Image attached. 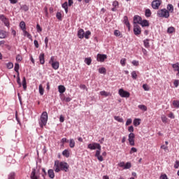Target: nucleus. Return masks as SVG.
Here are the masks:
<instances>
[{
	"mask_svg": "<svg viewBox=\"0 0 179 179\" xmlns=\"http://www.w3.org/2000/svg\"><path fill=\"white\" fill-rule=\"evenodd\" d=\"M62 155L63 156H64L65 157H69V150H64L63 152H62Z\"/></svg>",
	"mask_w": 179,
	"mask_h": 179,
	"instance_id": "4c0bfd02",
	"label": "nucleus"
},
{
	"mask_svg": "<svg viewBox=\"0 0 179 179\" xmlns=\"http://www.w3.org/2000/svg\"><path fill=\"white\" fill-rule=\"evenodd\" d=\"M128 131L131 132V134H132V132H134V126H130L128 127Z\"/></svg>",
	"mask_w": 179,
	"mask_h": 179,
	"instance_id": "0e129e2a",
	"label": "nucleus"
},
{
	"mask_svg": "<svg viewBox=\"0 0 179 179\" xmlns=\"http://www.w3.org/2000/svg\"><path fill=\"white\" fill-rule=\"evenodd\" d=\"M143 89H144V90L145 92H149V90H150V88H149V86L148 85V84H144L143 85Z\"/></svg>",
	"mask_w": 179,
	"mask_h": 179,
	"instance_id": "603ef678",
	"label": "nucleus"
},
{
	"mask_svg": "<svg viewBox=\"0 0 179 179\" xmlns=\"http://www.w3.org/2000/svg\"><path fill=\"white\" fill-rule=\"evenodd\" d=\"M6 66L8 68V69H12L13 68V63L12 62H8L7 64H6Z\"/></svg>",
	"mask_w": 179,
	"mask_h": 179,
	"instance_id": "8fccbe9b",
	"label": "nucleus"
},
{
	"mask_svg": "<svg viewBox=\"0 0 179 179\" xmlns=\"http://www.w3.org/2000/svg\"><path fill=\"white\" fill-rule=\"evenodd\" d=\"M119 3L117 1H114L113 3V6L114 8H117V6H118Z\"/></svg>",
	"mask_w": 179,
	"mask_h": 179,
	"instance_id": "774afa93",
	"label": "nucleus"
},
{
	"mask_svg": "<svg viewBox=\"0 0 179 179\" xmlns=\"http://www.w3.org/2000/svg\"><path fill=\"white\" fill-rule=\"evenodd\" d=\"M161 120L162 121V122H167V117H166V115H162V117H161Z\"/></svg>",
	"mask_w": 179,
	"mask_h": 179,
	"instance_id": "3c124183",
	"label": "nucleus"
},
{
	"mask_svg": "<svg viewBox=\"0 0 179 179\" xmlns=\"http://www.w3.org/2000/svg\"><path fill=\"white\" fill-rule=\"evenodd\" d=\"M172 68H173V71H177V76H179V63L177 62L176 64H172Z\"/></svg>",
	"mask_w": 179,
	"mask_h": 179,
	"instance_id": "f3484780",
	"label": "nucleus"
},
{
	"mask_svg": "<svg viewBox=\"0 0 179 179\" xmlns=\"http://www.w3.org/2000/svg\"><path fill=\"white\" fill-rule=\"evenodd\" d=\"M161 149H163L164 152H167V150H169V147L164 145H161Z\"/></svg>",
	"mask_w": 179,
	"mask_h": 179,
	"instance_id": "4d7b16f0",
	"label": "nucleus"
},
{
	"mask_svg": "<svg viewBox=\"0 0 179 179\" xmlns=\"http://www.w3.org/2000/svg\"><path fill=\"white\" fill-rule=\"evenodd\" d=\"M131 124H132V119H127L126 126L128 127V125H131Z\"/></svg>",
	"mask_w": 179,
	"mask_h": 179,
	"instance_id": "6e6d98bb",
	"label": "nucleus"
},
{
	"mask_svg": "<svg viewBox=\"0 0 179 179\" xmlns=\"http://www.w3.org/2000/svg\"><path fill=\"white\" fill-rule=\"evenodd\" d=\"M48 176L50 178H54L55 177V173H54V170L52 169H49L48 171Z\"/></svg>",
	"mask_w": 179,
	"mask_h": 179,
	"instance_id": "aec40b11",
	"label": "nucleus"
},
{
	"mask_svg": "<svg viewBox=\"0 0 179 179\" xmlns=\"http://www.w3.org/2000/svg\"><path fill=\"white\" fill-rule=\"evenodd\" d=\"M20 27L22 29V30H26V23L24 21H22L20 23Z\"/></svg>",
	"mask_w": 179,
	"mask_h": 179,
	"instance_id": "2f4dec72",
	"label": "nucleus"
},
{
	"mask_svg": "<svg viewBox=\"0 0 179 179\" xmlns=\"http://www.w3.org/2000/svg\"><path fill=\"white\" fill-rule=\"evenodd\" d=\"M157 15L158 17H164L165 19L170 17V13H169V10L166 8L159 10L157 13Z\"/></svg>",
	"mask_w": 179,
	"mask_h": 179,
	"instance_id": "7ed1b4c3",
	"label": "nucleus"
},
{
	"mask_svg": "<svg viewBox=\"0 0 179 179\" xmlns=\"http://www.w3.org/2000/svg\"><path fill=\"white\" fill-rule=\"evenodd\" d=\"M62 8H64V9L65 10L66 13H68V2H64L62 4Z\"/></svg>",
	"mask_w": 179,
	"mask_h": 179,
	"instance_id": "58836bf2",
	"label": "nucleus"
},
{
	"mask_svg": "<svg viewBox=\"0 0 179 179\" xmlns=\"http://www.w3.org/2000/svg\"><path fill=\"white\" fill-rule=\"evenodd\" d=\"M118 166H119V167H122L124 169V167L125 166V162H120L118 164Z\"/></svg>",
	"mask_w": 179,
	"mask_h": 179,
	"instance_id": "338daca9",
	"label": "nucleus"
},
{
	"mask_svg": "<svg viewBox=\"0 0 179 179\" xmlns=\"http://www.w3.org/2000/svg\"><path fill=\"white\" fill-rule=\"evenodd\" d=\"M124 23L126 24L127 27H128L129 30L131 29V24H129V21H128V17H124Z\"/></svg>",
	"mask_w": 179,
	"mask_h": 179,
	"instance_id": "a211bd4d",
	"label": "nucleus"
},
{
	"mask_svg": "<svg viewBox=\"0 0 179 179\" xmlns=\"http://www.w3.org/2000/svg\"><path fill=\"white\" fill-rule=\"evenodd\" d=\"M50 65L55 71L59 69V62L56 61L55 62L50 64Z\"/></svg>",
	"mask_w": 179,
	"mask_h": 179,
	"instance_id": "4468645a",
	"label": "nucleus"
},
{
	"mask_svg": "<svg viewBox=\"0 0 179 179\" xmlns=\"http://www.w3.org/2000/svg\"><path fill=\"white\" fill-rule=\"evenodd\" d=\"M114 34L116 37H122V36L121 35V32L119 30H115Z\"/></svg>",
	"mask_w": 179,
	"mask_h": 179,
	"instance_id": "37998d69",
	"label": "nucleus"
},
{
	"mask_svg": "<svg viewBox=\"0 0 179 179\" xmlns=\"http://www.w3.org/2000/svg\"><path fill=\"white\" fill-rule=\"evenodd\" d=\"M133 124L134 127H138V125H141V119H134Z\"/></svg>",
	"mask_w": 179,
	"mask_h": 179,
	"instance_id": "a878e982",
	"label": "nucleus"
},
{
	"mask_svg": "<svg viewBox=\"0 0 179 179\" xmlns=\"http://www.w3.org/2000/svg\"><path fill=\"white\" fill-rule=\"evenodd\" d=\"M17 83L20 86H22V83L20 82V77L19 76V74H17Z\"/></svg>",
	"mask_w": 179,
	"mask_h": 179,
	"instance_id": "680f3d73",
	"label": "nucleus"
},
{
	"mask_svg": "<svg viewBox=\"0 0 179 179\" xmlns=\"http://www.w3.org/2000/svg\"><path fill=\"white\" fill-rule=\"evenodd\" d=\"M22 86L24 90H26V89H27V83L26 82V77H23L22 78Z\"/></svg>",
	"mask_w": 179,
	"mask_h": 179,
	"instance_id": "bb28decb",
	"label": "nucleus"
},
{
	"mask_svg": "<svg viewBox=\"0 0 179 179\" xmlns=\"http://www.w3.org/2000/svg\"><path fill=\"white\" fill-rule=\"evenodd\" d=\"M53 169L55 173H59L61 170L66 173L69 169V164H68V163L66 162H59V160H56L55 161Z\"/></svg>",
	"mask_w": 179,
	"mask_h": 179,
	"instance_id": "f257e3e1",
	"label": "nucleus"
},
{
	"mask_svg": "<svg viewBox=\"0 0 179 179\" xmlns=\"http://www.w3.org/2000/svg\"><path fill=\"white\" fill-rule=\"evenodd\" d=\"M55 57H54V56H52L51 57H50V60L49 61V64H53V62H55L56 61H55Z\"/></svg>",
	"mask_w": 179,
	"mask_h": 179,
	"instance_id": "bf43d9fd",
	"label": "nucleus"
},
{
	"mask_svg": "<svg viewBox=\"0 0 179 179\" xmlns=\"http://www.w3.org/2000/svg\"><path fill=\"white\" fill-rule=\"evenodd\" d=\"M36 30L38 33H40V31H43V29H41V27H40V24H38L36 25Z\"/></svg>",
	"mask_w": 179,
	"mask_h": 179,
	"instance_id": "13d9d810",
	"label": "nucleus"
},
{
	"mask_svg": "<svg viewBox=\"0 0 179 179\" xmlns=\"http://www.w3.org/2000/svg\"><path fill=\"white\" fill-rule=\"evenodd\" d=\"M99 73H103V75H106V73H107V70L106 69V68L102 67L99 69Z\"/></svg>",
	"mask_w": 179,
	"mask_h": 179,
	"instance_id": "c9c22d12",
	"label": "nucleus"
},
{
	"mask_svg": "<svg viewBox=\"0 0 179 179\" xmlns=\"http://www.w3.org/2000/svg\"><path fill=\"white\" fill-rule=\"evenodd\" d=\"M178 167H179V161L176 160V162H175V164H174V168L175 169H178Z\"/></svg>",
	"mask_w": 179,
	"mask_h": 179,
	"instance_id": "69168bd1",
	"label": "nucleus"
},
{
	"mask_svg": "<svg viewBox=\"0 0 179 179\" xmlns=\"http://www.w3.org/2000/svg\"><path fill=\"white\" fill-rule=\"evenodd\" d=\"M84 62L87 64V65H91L92 64V58L91 57H87L85 59Z\"/></svg>",
	"mask_w": 179,
	"mask_h": 179,
	"instance_id": "c756f323",
	"label": "nucleus"
},
{
	"mask_svg": "<svg viewBox=\"0 0 179 179\" xmlns=\"http://www.w3.org/2000/svg\"><path fill=\"white\" fill-rule=\"evenodd\" d=\"M166 8V10H168L169 13H173L174 12V6H173L172 4H168Z\"/></svg>",
	"mask_w": 179,
	"mask_h": 179,
	"instance_id": "6ab92c4d",
	"label": "nucleus"
},
{
	"mask_svg": "<svg viewBox=\"0 0 179 179\" xmlns=\"http://www.w3.org/2000/svg\"><path fill=\"white\" fill-rule=\"evenodd\" d=\"M162 0H153V1L151 3V6L152 9L157 10L159 9V8H160V5H162Z\"/></svg>",
	"mask_w": 179,
	"mask_h": 179,
	"instance_id": "39448f33",
	"label": "nucleus"
},
{
	"mask_svg": "<svg viewBox=\"0 0 179 179\" xmlns=\"http://www.w3.org/2000/svg\"><path fill=\"white\" fill-rule=\"evenodd\" d=\"M31 179H38L40 178V173L38 171H36V169H33L30 175Z\"/></svg>",
	"mask_w": 179,
	"mask_h": 179,
	"instance_id": "0eeeda50",
	"label": "nucleus"
},
{
	"mask_svg": "<svg viewBox=\"0 0 179 179\" xmlns=\"http://www.w3.org/2000/svg\"><path fill=\"white\" fill-rule=\"evenodd\" d=\"M100 152H101V150H97L96 151L95 157H97L99 162H103L104 158H103V156L100 155Z\"/></svg>",
	"mask_w": 179,
	"mask_h": 179,
	"instance_id": "ddd939ff",
	"label": "nucleus"
},
{
	"mask_svg": "<svg viewBox=\"0 0 179 179\" xmlns=\"http://www.w3.org/2000/svg\"><path fill=\"white\" fill-rule=\"evenodd\" d=\"M131 167H132L131 162H127L124 164V170H127L128 169H131Z\"/></svg>",
	"mask_w": 179,
	"mask_h": 179,
	"instance_id": "e433bc0d",
	"label": "nucleus"
},
{
	"mask_svg": "<svg viewBox=\"0 0 179 179\" xmlns=\"http://www.w3.org/2000/svg\"><path fill=\"white\" fill-rule=\"evenodd\" d=\"M58 90H59V92L62 94V93H65L66 88H65V86H64V85H59Z\"/></svg>",
	"mask_w": 179,
	"mask_h": 179,
	"instance_id": "5701e85b",
	"label": "nucleus"
},
{
	"mask_svg": "<svg viewBox=\"0 0 179 179\" xmlns=\"http://www.w3.org/2000/svg\"><path fill=\"white\" fill-rule=\"evenodd\" d=\"M138 108L142 110V111H148V107L145 105H138Z\"/></svg>",
	"mask_w": 179,
	"mask_h": 179,
	"instance_id": "473e14b6",
	"label": "nucleus"
},
{
	"mask_svg": "<svg viewBox=\"0 0 179 179\" xmlns=\"http://www.w3.org/2000/svg\"><path fill=\"white\" fill-rule=\"evenodd\" d=\"M131 77L133 79L136 80L138 78V74H136V71L131 72Z\"/></svg>",
	"mask_w": 179,
	"mask_h": 179,
	"instance_id": "09e8293b",
	"label": "nucleus"
},
{
	"mask_svg": "<svg viewBox=\"0 0 179 179\" xmlns=\"http://www.w3.org/2000/svg\"><path fill=\"white\" fill-rule=\"evenodd\" d=\"M134 33L135 36H139V34H141V33H142L141 27L139 25H138V24H134Z\"/></svg>",
	"mask_w": 179,
	"mask_h": 179,
	"instance_id": "1a4fd4ad",
	"label": "nucleus"
},
{
	"mask_svg": "<svg viewBox=\"0 0 179 179\" xmlns=\"http://www.w3.org/2000/svg\"><path fill=\"white\" fill-rule=\"evenodd\" d=\"M128 141L130 146H135V134L130 133L128 136Z\"/></svg>",
	"mask_w": 179,
	"mask_h": 179,
	"instance_id": "423d86ee",
	"label": "nucleus"
},
{
	"mask_svg": "<svg viewBox=\"0 0 179 179\" xmlns=\"http://www.w3.org/2000/svg\"><path fill=\"white\" fill-rule=\"evenodd\" d=\"M6 38V31L3 30H0V38Z\"/></svg>",
	"mask_w": 179,
	"mask_h": 179,
	"instance_id": "cd10ccee",
	"label": "nucleus"
},
{
	"mask_svg": "<svg viewBox=\"0 0 179 179\" xmlns=\"http://www.w3.org/2000/svg\"><path fill=\"white\" fill-rule=\"evenodd\" d=\"M127 62V59L123 58L120 60V64L122 65V66H125V64Z\"/></svg>",
	"mask_w": 179,
	"mask_h": 179,
	"instance_id": "864d4df0",
	"label": "nucleus"
},
{
	"mask_svg": "<svg viewBox=\"0 0 179 179\" xmlns=\"http://www.w3.org/2000/svg\"><path fill=\"white\" fill-rule=\"evenodd\" d=\"M16 174L14 172H11L8 175V179H15Z\"/></svg>",
	"mask_w": 179,
	"mask_h": 179,
	"instance_id": "c03bdc74",
	"label": "nucleus"
},
{
	"mask_svg": "<svg viewBox=\"0 0 179 179\" xmlns=\"http://www.w3.org/2000/svg\"><path fill=\"white\" fill-rule=\"evenodd\" d=\"M43 10L45 12V17H48V8H47V7H45Z\"/></svg>",
	"mask_w": 179,
	"mask_h": 179,
	"instance_id": "052dcab7",
	"label": "nucleus"
},
{
	"mask_svg": "<svg viewBox=\"0 0 179 179\" xmlns=\"http://www.w3.org/2000/svg\"><path fill=\"white\" fill-rule=\"evenodd\" d=\"M48 121V113L47 112H43L41 115L40 119L38 120V124L41 129H44V127L47 125Z\"/></svg>",
	"mask_w": 179,
	"mask_h": 179,
	"instance_id": "f03ea898",
	"label": "nucleus"
},
{
	"mask_svg": "<svg viewBox=\"0 0 179 179\" xmlns=\"http://www.w3.org/2000/svg\"><path fill=\"white\" fill-rule=\"evenodd\" d=\"M140 24H141V26L143 27H148L149 26V21L146 20H141V22H140Z\"/></svg>",
	"mask_w": 179,
	"mask_h": 179,
	"instance_id": "412c9836",
	"label": "nucleus"
},
{
	"mask_svg": "<svg viewBox=\"0 0 179 179\" xmlns=\"http://www.w3.org/2000/svg\"><path fill=\"white\" fill-rule=\"evenodd\" d=\"M69 147L71 148H75V140L73 138H71L69 141Z\"/></svg>",
	"mask_w": 179,
	"mask_h": 179,
	"instance_id": "72a5a7b5",
	"label": "nucleus"
},
{
	"mask_svg": "<svg viewBox=\"0 0 179 179\" xmlns=\"http://www.w3.org/2000/svg\"><path fill=\"white\" fill-rule=\"evenodd\" d=\"M150 41V39H145L143 41L144 47H145V48H150V44L149 43Z\"/></svg>",
	"mask_w": 179,
	"mask_h": 179,
	"instance_id": "4be33fe9",
	"label": "nucleus"
},
{
	"mask_svg": "<svg viewBox=\"0 0 179 179\" xmlns=\"http://www.w3.org/2000/svg\"><path fill=\"white\" fill-rule=\"evenodd\" d=\"M107 59V55L98 54L96 56V60L98 62H104Z\"/></svg>",
	"mask_w": 179,
	"mask_h": 179,
	"instance_id": "9d476101",
	"label": "nucleus"
},
{
	"mask_svg": "<svg viewBox=\"0 0 179 179\" xmlns=\"http://www.w3.org/2000/svg\"><path fill=\"white\" fill-rule=\"evenodd\" d=\"M21 9L24 10V12H27V10H29V6L27 5H23L21 6Z\"/></svg>",
	"mask_w": 179,
	"mask_h": 179,
	"instance_id": "49530a36",
	"label": "nucleus"
},
{
	"mask_svg": "<svg viewBox=\"0 0 179 179\" xmlns=\"http://www.w3.org/2000/svg\"><path fill=\"white\" fill-rule=\"evenodd\" d=\"M0 20H1V22H3V23H4L5 26H6V27H9V19L6 18V17H5V15H0Z\"/></svg>",
	"mask_w": 179,
	"mask_h": 179,
	"instance_id": "9b49d317",
	"label": "nucleus"
},
{
	"mask_svg": "<svg viewBox=\"0 0 179 179\" xmlns=\"http://www.w3.org/2000/svg\"><path fill=\"white\" fill-rule=\"evenodd\" d=\"M136 152H138V149H136L135 147H133L131 148L129 153L130 155H132V153H136Z\"/></svg>",
	"mask_w": 179,
	"mask_h": 179,
	"instance_id": "de8ad7c7",
	"label": "nucleus"
},
{
	"mask_svg": "<svg viewBox=\"0 0 179 179\" xmlns=\"http://www.w3.org/2000/svg\"><path fill=\"white\" fill-rule=\"evenodd\" d=\"M173 85H174L175 87H178L179 80H175L174 82H173Z\"/></svg>",
	"mask_w": 179,
	"mask_h": 179,
	"instance_id": "e2e57ef3",
	"label": "nucleus"
},
{
	"mask_svg": "<svg viewBox=\"0 0 179 179\" xmlns=\"http://www.w3.org/2000/svg\"><path fill=\"white\" fill-rule=\"evenodd\" d=\"M91 34H92V32H90V31H87L85 33L84 32V37H85V38L88 40L89 36H90Z\"/></svg>",
	"mask_w": 179,
	"mask_h": 179,
	"instance_id": "ea45409f",
	"label": "nucleus"
},
{
	"mask_svg": "<svg viewBox=\"0 0 179 179\" xmlns=\"http://www.w3.org/2000/svg\"><path fill=\"white\" fill-rule=\"evenodd\" d=\"M99 94L101 96H103L104 97H108V96H111V93L107 92L106 91H101Z\"/></svg>",
	"mask_w": 179,
	"mask_h": 179,
	"instance_id": "b1692460",
	"label": "nucleus"
},
{
	"mask_svg": "<svg viewBox=\"0 0 179 179\" xmlns=\"http://www.w3.org/2000/svg\"><path fill=\"white\" fill-rule=\"evenodd\" d=\"M45 57V55L44 53H41V55H39V61L41 65H44L45 62V60L44 59Z\"/></svg>",
	"mask_w": 179,
	"mask_h": 179,
	"instance_id": "dca6fc26",
	"label": "nucleus"
},
{
	"mask_svg": "<svg viewBox=\"0 0 179 179\" xmlns=\"http://www.w3.org/2000/svg\"><path fill=\"white\" fill-rule=\"evenodd\" d=\"M88 149H90V150H101V145L97 143H92L90 144H88L87 145Z\"/></svg>",
	"mask_w": 179,
	"mask_h": 179,
	"instance_id": "20e7f679",
	"label": "nucleus"
},
{
	"mask_svg": "<svg viewBox=\"0 0 179 179\" xmlns=\"http://www.w3.org/2000/svg\"><path fill=\"white\" fill-rule=\"evenodd\" d=\"M78 38H85V30L80 29L78 31Z\"/></svg>",
	"mask_w": 179,
	"mask_h": 179,
	"instance_id": "2eb2a0df",
	"label": "nucleus"
},
{
	"mask_svg": "<svg viewBox=\"0 0 179 179\" xmlns=\"http://www.w3.org/2000/svg\"><path fill=\"white\" fill-rule=\"evenodd\" d=\"M56 17L58 20H62V14L60 12H57L56 14Z\"/></svg>",
	"mask_w": 179,
	"mask_h": 179,
	"instance_id": "a18cd8bd",
	"label": "nucleus"
},
{
	"mask_svg": "<svg viewBox=\"0 0 179 179\" xmlns=\"http://www.w3.org/2000/svg\"><path fill=\"white\" fill-rule=\"evenodd\" d=\"M20 66H19L18 63H15V67H14V71L17 73V75H19V69H20Z\"/></svg>",
	"mask_w": 179,
	"mask_h": 179,
	"instance_id": "7c9ffc66",
	"label": "nucleus"
},
{
	"mask_svg": "<svg viewBox=\"0 0 179 179\" xmlns=\"http://www.w3.org/2000/svg\"><path fill=\"white\" fill-rule=\"evenodd\" d=\"M142 22V17L139 15H135L134 17V24H141V22Z\"/></svg>",
	"mask_w": 179,
	"mask_h": 179,
	"instance_id": "f8f14e48",
	"label": "nucleus"
},
{
	"mask_svg": "<svg viewBox=\"0 0 179 179\" xmlns=\"http://www.w3.org/2000/svg\"><path fill=\"white\" fill-rule=\"evenodd\" d=\"M145 16L146 17H150V16H152V11L150 10V9L147 8L145 10Z\"/></svg>",
	"mask_w": 179,
	"mask_h": 179,
	"instance_id": "c85d7f7f",
	"label": "nucleus"
},
{
	"mask_svg": "<svg viewBox=\"0 0 179 179\" xmlns=\"http://www.w3.org/2000/svg\"><path fill=\"white\" fill-rule=\"evenodd\" d=\"M173 106L175 108H179V101L178 100H174L173 101Z\"/></svg>",
	"mask_w": 179,
	"mask_h": 179,
	"instance_id": "f704fd0d",
	"label": "nucleus"
},
{
	"mask_svg": "<svg viewBox=\"0 0 179 179\" xmlns=\"http://www.w3.org/2000/svg\"><path fill=\"white\" fill-rule=\"evenodd\" d=\"M114 118L116 121H118V122H124V119L120 116H115Z\"/></svg>",
	"mask_w": 179,
	"mask_h": 179,
	"instance_id": "79ce46f5",
	"label": "nucleus"
},
{
	"mask_svg": "<svg viewBox=\"0 0 179 179\" xmlns=\"http://www.w3.org/2000/svg\"><path fill=\"white\" fill-rule=\"evenodd\" d=\"M118 93L120 97H125L126 99H128L131 96V94L124 90V89H120Z\"/></svg>",
	"mask_w": 179,
	"mask_h": 179,
	"instance_id": "6e6552de",
	"label": "nucleus"
},
{
	"mask_svg": "<svg viewBox=\"0 0 179 179\" xmlns=\"http://www.w3.org/2000/svg\"><path fill=\"white\" fill-rule=\"evenodd\" d=\"M39 93L41 96H43V94H44V88H43V85L41 84L39 85Z\"/></svg>",
	"mask_w": 179,
	"mask_h": 179,
	"instance_id": "a19ab883",
	"label": "nucleus"
},
{
	"mask_svg": "<svg viewBox=\"0 0 179 179\" xmlns=\"http://www.w3.org/2000/svg\"><path fill=\"white\" fill-rule=\"evenodd\" d=\"M167 33H169V34H173V33H176V28L173 27H169L167 29Z\"/></svg>",
	"mask_w": 179,
	"mask_h": 179,
	"instance_id": "393cba45",
	"label": "nucleus"
},
{
	"mask_svg": "<svg viewBox=\"0 0 179 179\" xmlns=\"http://www.w3.org/2000/svg\"><path fill=\"white\" fill-rule=\"evenodd\" d=\"M159 179H169V177L166 173H164L160 176Z\"/></svg>",
	"mask_w": 179,
	"mask_h": 179,
	"instance_id": "5fc2aeb1",
	"label": "nucleus"
}]
</instances>
